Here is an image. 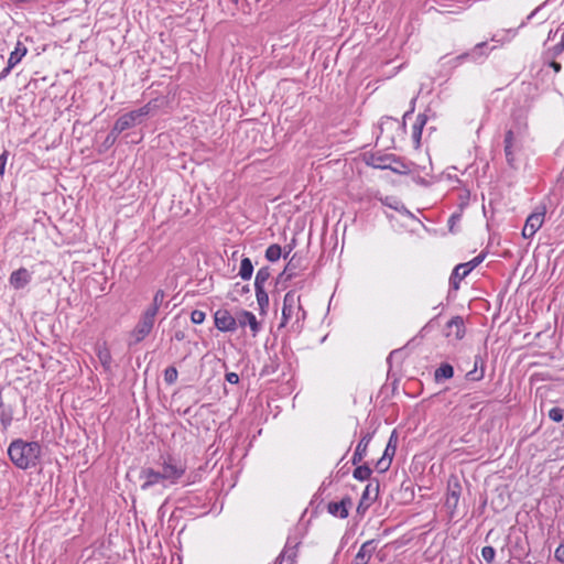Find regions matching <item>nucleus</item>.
<instances>
[{
  "mask_svg": "<svg viewBox=\"0 0 564 564\" xmlns=\"http://www.w3.org/2000/svg\"><path fill=\"white\" fill-rule=\"evenodd\" d=\"M42 445L37 441H28L21 437L10 442L7 455L14 467L21 470L35 468L41 464Z\"/></svg>",
  "mask_w": 564,
  "mask_h": 564,
  "instance_id": "1",
  "label": "nucleus"
},
{
  "mask_svg": "<svg viewBox=\"0 0 564 564\" xmlns=\"http://www.w3.org/2000/svg\"><path fill=\"white\" fill-rule=\"evenodd\" d=\"M487 251H481L478 256L470 261L457 264L449 276V289L447 300L453 296V293L459 290V284L474 269H476L486 258Z\"/></svg>",
  "mask_w": 564,
  "mask_h": 564,
  "instance_id": "2",
  "label": "nucleus"
},
{
  "mask_svg": "<svg viewBox=\"0 0 564 564\" xmlns=\"http://www.w3.org/2000/svg\"><path fill=\"white\" fill-rule=\"evenodd\" d=\"M158 465L161 467L159 470L163 475L167 485H174L183 477L186 471L185 465L174 458L172 455H160Z\"/></svg>",
  "mask_w": 564,
  "mask_h": 564,
  "instance_id": "3",
  "label": "nucleus"
},
{
  "mask_svg": "<svg viewBox=\"0 0 564 564\" xmlns=\"http://www.w3.org/2000/svg\"><path fill=\"white\" fill-rule=\"evenodd\" d=\"M495 48V46L489 47L487 41H482L477 43L473 48L466 51L454 58H452L448 64L452 67H457L463 63H482L490 54V52Z\"/></svg>",
  "mask_w": 564,
  "mask_h": 564,
  "instance_id": "4",
  "label": "nucleus"
},
{
  "mask_svg": "<svg viewBox=\"0 0 564 564\" xmlns=\"http://www.w3.org/2000/svg\"><path fill=\"white\" fill-rule=\"evenodd\" d=\"M154 323V317L142 312L138 323L129 334L127 343L129 349L142 343L151 334Z\"/></svg>",
  "mask_w": 564,
  "mask_h": 564,
  "instance_id": "5",
  "label": "nucleus"
},
{
  "mask_svg": "<svg viewBox=\"0 0 564 564\" xmlns=\"http://www.w3.org/2000/svg\"><path fill=\"white\" fill-rule=\"evenodd\" d=\"M380 482L378 478L370 479L366 486L361 498L358 502L356 512L358 516L364 517L370 506L378 499Z\"/></svg>",
  "mask_w": 564,
  "mask_h": 564,
  "instance_id": "6",
  "label": "nucleus"
},
{
  "mask_svg": "<svg viewBox=\"0 0 564 564\" xmlns=\"http://www.w3.org/2000/svg\"><path fill=\"white\" fill-rule=\"evenodd\" d=\"M214 325L221 333H234L237 330V319L226 308H219L214 313Z\"/></svg>",
  "mask_w": 564,
  "mask_h": 564,
  "instance_id": "7",
  "label": "nucleus"
},
{
  "mask_svg": "<svg viewBox=\"0 0 564 564\" xmlns=\"http://www.w3.org/2000/svg\"><path fill=\"white\" fill-rule=\"evenodd\" d=\"M545 215V207H538L536 210L530 214L525 220V225L522 229V236L524 238H531L542 227Z\"/></svg>",
  "mask_w": 564,
  "mask_h": 564,
  "instance_id": "8",
  "label": "nucleus"
},
{
  "mask_svg": "<svg viewBox=\"0 0 564 564\" xmlns=\"http://www.w3.org/2000/svg\"><path fill=\"white\" fill-rule=\"evenodd\" d=\"M140 479H144V482L141 485V490L145 491L151 487L161 484L163 487L167 486L163 475L159 469H154L153 467L143 466L140 469L139 474Z\"/></svg>",
  "mask_w": 564,
  "mask_h": 564,
  "instance_id": "9",
  "label": "nucleus"
},
{
  "mask_svg": "<svg viewBox=\"0 0 564 564\" xmlns=\"http://www.w3.org/2000/svg\"><path fill=\"white\" fill-rule=\"evenodd\" d=\"M297 302H300V296L296 295V292L294 290H291L285 293L283 299L282 316L281 322L279 324V328L285 327L286 324L292 318L293 314H295V307Z\"/></svg>",
  "mask_w": 564,
  "mask_h": 564,
  "instance_id": "10",
  "label": "nucleus"
},
{
  "mask_svg": "<svg viewBox=\"0 0 564 564\" xmlns=\"http://www.w3.org/2000/svg\"><path fill=\"white\" fill-rule=\"evenodd\" d=\"M390 160H393L391 154L381 152H365L362 154V161L366 165L379 170H389Z\"/></svg>",
  "mask_w": 564,
  "mask_h": 564,
  "instance_id": "11",
  "label": "nucleus"
},
{
  "mask_svg": "<svg viewBox=\"0 0 564 564\" xmlns=\"http://www.w3.org/2000/svg\"><path fill=\"white\" fill-rule=\"evenodd\" d=\"M352 506L350 496H344L339 501H330L327 503V511L330 516L339 519H347L349 517V509Z\"/></svg>",
  "mask_w": 564,
  "mask_h": 564,
  "instance_id": "12",
  "label": "nucleus"
},
{
  "mask_svg": "<svg viewBox=\"0 0 564 564\" xmlns=\"http://www.w3.org/2000/svg\"><path fill=\"white\" fill-rule=\"evenodd\" d=\"M460 492V482L456 476L452 475L447 480V494L445 501V506L452 511H454L457 508Z\"/></svg>",
  "mask_w": 564,
  "mask_h": 564,
  "instance_id": "13",
  "label": "nucleus"
},
{
  "mask_svg": "<svg viewBox=\"0 0 564 564\" xmlns=\"http://www.w3.org/2000/svg\"><path fill=\"white\" fill-rule=\"evenodd\" d=\"M237 327H246L249 326L252 333V336H257L261 330V323L257 319L256 315L247 310H240L237 312Z\"/></svg>",
  "mask_w": 564,
  "mask_h": 564,
  "instance_id": "14",
  "label": "nucleus"
},
{
  "mask_svg": "<svg viewBox=\"0 0 564 564\" xmlns=\"http://www.w3.org/2000/svg\"><path fill=\"white\" fill-rule=\"evenodd\" d=\"M376 431L371 432H361L360 441L358 442L356 449L354 452V455L351 457V465L360 464L364 458L367 456L368 453V446L371 442Z\"/></svg>",
  "mask_w": 564,
  "mask_h": 564,
  "instance_id": "15",
  "label": "nucleus"
},
{
  "mask_svg": "<svg viewBox=\"0 0 564 564\" xmlns=\"http://www.w3.org/2000/svg\"><path fill=\"white\" fill-rule=\"evenodd\" d=\"M26 46L22 42L18 41L14 51L11 52L9 56L7 66L0 73V79L6 78L10 74L11 69L26 55Z\"/></svg>",
  "mask_w": 564,
  "mask_h": 564,
  "instance_id": "16",
  "label": "nucleus"
},
{
  "mask_svg": "<svg viewBox=\"0 0 564 564\" xmlns=\"http://www.w3.org/2000/svg\"><path fill=\"white\" fill-rule=\"evenodd\" d=\"M466 326L462 316L452 317L445 325L444 335L449 337L454 335L455 339L460 340L465 337Z\"/></svg>",
  "mask_w": 564,
  "mask_h": 564,
  "instance_id": "17",
  "label": "nucleus"
},
{
  "mask_svg": "<svg viewBox=\"0 0 564 564\" xmlns=\"http://www.w3.org/2000/svg\"><path fill=\"white\" fill-rule=\"evenodd\" d=\"M32 281V272L26 268L21 267L14 270L9 276V284L14 290L24 289Z\"/></svg>",
  "mask_w": 564,
  "mask_h": 564,
  "instance_id": "18",
  "label": "nucleus"
},
{
  "mask_svg": "<svg viewBox=\"0 0 564 564\" xmlns=\"http://www.w3.org/2000/svg\"><path fill=\"white\" fill-rule=\"evenodd\" d=\"M301 545V541H296L292 536H289L283 551L276 557V562L282 564L284 557L288 558L289 564H295L297 557V550Z\"/></svg>",
  "mask_w": 564,
  "mask_h": 564,
  "instance_id": "19",
  "label": "nucleus"
},
{
  "mask_svg": "<svg viewBox=\"0 0 564 564\" xmlns=\"http://www.w3.org/2000/svg\"><path fill=\"white\" fill-rule=\"evenodd\" d=\"M380 200L382 205L397 210L401 215L413 217V214L401 203L397 196H382L380 192H377L373 196Z\"/></svg>",
  "mask_w": 564,
  "mask_h": 564,
  "instance_id": "20",
  "label": "nucleus"
},
{
  "mask_svg": "<svg viewBox=\"0 0 564 564\" xmlns=\"http://www.w3.org/2000/svg\"><path fill=\"white\" fill-rule=\"evenodd\" d=\"M377 549V543L375 540H369L362 543L359 551L357 552L355 558L351 564H368L372 553Z\"/></svg>",
  "mask_w": 564,
  "mask_h": 564,
  "instance_id": "21",
  "label": "nucleus"
},
{
  "mask_svg": "<svg viewBox=\"0 0 564 564\" xmlns=\"http://www.w3.org/2000/svg\"><path fill=\"white\" fill-rule=\"evenodd\" d=\"M427 119V115L425 112H421L416 116L415 122L412 126V140L414 149L416 150L421 148L422 132Z\"/></svg>",
  "mask_w": 564,
  "mask_h": 564,
  "instance_id": "22",
  "label": "nucleus"
},
{
  "mask_svg": "<svg viewBox=\"0 0 564 564\" xmlns=\"http://www.w3.org/2000/svg\"><path fill=\"white\" fill-rule=\"evenodd\" d=\"M503 144H505V155H506L507 164L511 169H517V166H516V156H514V151H513V147H514V132H513L512 129H509V130L506 131Z\"/></svg>",
  "mask_w": 564,
  "mask_h": 564,
  "instance_id": "23",
  "label": "nucleus"
},
{
  "mask_svg": "<svg viewBox=\"0 0 564 564\" xmlns=\"http://www.w3.org/2000/svg\"><path fill=\"white\" fill-rule=\"evenodd\" d=\"M142 122L143 121L141 120L140 116L137 115L135 110L123 113L115 121L117 127H119L122 132L138 124H141Z\"/></svg>",
  "mask_w": 564,
  "mask_h": 564,
  "instance_id": "24",
  "label": "nucleus"
},
{
  "mask_svg": "<svg viewBox=\"0 0 564 564\" xmlns=\"http://www.w3.org/2000/svg\"><path fill=\"white\" fill-rule=\"evenodd\" d=\"M391 156L393 160H390V171L401 175L411 173V166L415 165L413 162L406 161L404 158L395 154H391Z\"/></svg>",
  "mask_w": 564,
  "mask_h": 564,
  "instance_id": "25",
  "label": "nucleus"
},
{
  "mask_svg": "<svg viewBox=\"0 0 564 564\" xmlns=\"http://www.w3.org/2000/svg\"><path fill=\"white\" fill-rule=\"evenodd\" d=\"M406 120L408 119L402 118V120L399 121L398 119H395L393 117H389V116L382 117L381 121L379 123L380 134H382L384 126L391 124L397 129L398 135L401 138H404L406 134Z\"/></svg>",
  "mask_w": 564,
  "mask_h": 564,
  "instance_id": "26",
  "label": "nucleus"
},
{
  "mask_svg": "<svg viewBox=\"0 0 564 564\" xmlns=\"http://www.w3.org/2000/svg\"><path fill=\"white\" fill-rule=\"evenodd\" d=\"M122 133L121 129L115 123L105 140L100 143L97 151L99 154L106 153L111 147L115 145L118 137Z\"/></svg>",
  "mask_w": 564,
  "mask_h": 564,
  "instance_id": "27",
  "label": "nucleus"
},
{
  "mask_svg": "<svg viewBox=\"0 0 564 564\" xmlns=\"http://www.w3.org/2000/svg\"><path fill=\"white\" fill-rule=\"evenodd\" d=\"M454 367L448 362H442L434 372V380L436 383L449 380L454 377Z\"/></svg>",
  "mask_w": 564,
  "mask_h": 564,
  "instance_id": "28",
  "label": "nucleus"
},
{
  "mask_svg": "<svg viewBox=\"0 0 564 564\" xmlns=\"http://www.w3.org/2000/svg\"><path fill=\"white\" fill-rule=\"evenodd\" d=\"M280 365L281 361L278 354L269 355L268 361L260 371V377H270L274 375L279 370Z\"/></svg>",
  "mask_w": 564,
  "mask_h": 564,
  "instance_id": "29",
  "label": "nucleus"
},
{
  "mask_svg": "<svg viewBox=\"0 0 564 564\" xmlns=\"http://www.w3.org/2000/svg\"><path fill=\"white\" fill-rule=\"evenodd\" d=\"M164 297L165 292L161 289L158 290L153 296L152 303L143 311V313L155 318L160 307L163 304Z\"/></svg>",
  "mask_w": 564,
  "mask_h": 564,
  "instance_id": "30",
  "label": "nucleus"
},
{
  "mask_svg": "<svg viewBox=\"0 0 564 564\" xmlns=\"http://www.w3.org/2000/svg\"><path fill=\"white\" fill-rule=\"evenodd\" d=\"M355 469L352 470V477L358 480V481H366V480H369L370 479H373L371 477L373 470L372 468L370 467V465L368 463H364L361 465L357 464L355 465Z\"/></svg>",
  "mask_w": 564,
  "mask_h": 564,
  "instance_id": "31",
  "label": "nucleus"
},
{
  "mask_svg": "<svg viewBox=\"0 0 564 564\" xmlns=\"http://www.w3.org/2000/svg\"><path fill=\"white\" fill-rule=\"evenodd\" d=\"M303 262H304V258L301 254V252H295L290 258V260L288 261V263L285 264L284 268L286 269V271L289 273H292L293 278H294L296 275V270H304V269H306V265Z\"/></svg>",
  "mask_w": 564,
  "mask_h": 564,
  "instance_id": "32",
  "label": "nucleus"
},
{
  "mask_svg": "<svg viewBox=\"0 0 564 564\" xmlns=\"http://www.w3.org/2000/svg\"><path fill=\"white\" fill-rule=\"evenodd\" d=\"M254 291H256V297H257V302H258V306H259V313H260V315L265 316L268 314L269 304H270L268 292L265 291V288H258V289H254Z\"/></svg>",
  "mask_w": 564,
  "mask_h": 564,
  "instance_id": "33",
  "label": "nucleus"
},
{
  "mask_svg": "<svg viewBox=\"0 0 564 564\" xmlns=\"http://www.w3.org/2000/svg\"><path fill=\"white\" fill-rule=\"evenodd\" d=\"M253 269H254V267H253L251 259L248 257H242V259L240 261L238 275L243 281H249L253 274Z\"/></svg>",
  "mask_w": 564,
  "mask_h": 564,
  "instance_id": "34",
  "label": "nucleus"
},
{
  "mask_svg": "<svg viewBox=\"0 0 564 564\" xmlns=\"http://www.w3.org/2000/svg\"><path fill=\"white\" fill-rule=\"evenodd\" d=\"M271 276V270L269 265H264L257 271L254 278V289L264 288L265 282Z\"/></svg>",
  "mask_w": 564,
  "mask_h": 564,
  "instance_id": "35",
  "label": "nucleus"
},
{
  "mask_svg": "<svg viewBox=\"0 0 564 564\" xmlns=\"http://www.w3.org/2000/svg\"><path fill=\"white\" fill-rule=\"evenodd\" d=\"M281 257H283L282 247L279 243L270 245L264 252V258L269 262H276Z\"/></svg>",
  "mask_w": 564,
  "mask_h": 564,
  "instance_id": "36",
  "label": "nucleus"
},
{
  "mask_svg": "<svg viewBox=\"0 0 564 564\" xmlns=\"http://www.w3.org/2000/svg\"><path fill=\"white\" fill-rule=\"evenodd\" d=\"M306 316V311L302 307L301 303L297 302L296 303V307H295V322L292 323L291 325V329L295 333H300L303 328V323L301 321H303Z\"/></svg>",
  "mask_w": 564,
  "mask_h": 564,
  "instance_id": "37",
  "label": "nucleus"
},
{
  "mask_svg": "<svg viewBox=\"0 0 564 564\" xmlns=\"http://www.w3.org/2000/svg\"><path fill=\"white\" fill-rule=\"evenodd\" d=\"M465 206H466V203H460L459 212L452 214L451 217L448 218L447 225H448L449 232L455 234L457 231L455 227L462 219L463 209Z\"/></svg>",
  "mask_w": 564,
  "mask_h": 564,
  "instance_id": "38",
  "label": "nucleus"
},
{
  "mask_svg": "<svg viewBox=\"0 0 564 564\" xmlns=\"http://www.w3.org/2000/svg\"><path fill=\"white\" fill-rule=\"evenodd\" d=\"M97 356L104 369L110 370V365L112 361L110 350L107 347H104L102 349L98 350Z\"/></svg>",
  "mask_w": 564,
  "mask_h": 564,
  "instance_id": "39",
  "label": "nucleus"
},
{
  "mask_svg": "<svg viewBox=\"0 0 564 564\" xmlns=\"http://www.w3.org/2000/svg\"><path fill=\"white\" fill-rule=\"evenodd\" d=\"M178 376V371L174 366H169L164 370V381L166 384L172 386L176 382Z\"/></svg>",
  "mask_w": 564,
  "mask_h": 564,
  "instance_id": "40",
  "label": "nucleus"
},
{
  "mask_svg": "<svg viewBox=\"0 0 564 564\" xmlns=\"http://www.w3.org/2000/svg\"><path fill=\"white\" fill-rule=\"evenodd\" d=\"M549 419L554 423H561L564 420V409L554 406L547 412Z\"/></svg>",
  "mask_w": 564,
  "mask_h": 564,
  "instance_id": "41",
  "label": "nucleus"
},
{
  "mask_svg": "<svg viewBox=\"0 0 564 564\" xmlns=\"http://www.w3.org/2000/svg\"><path fill=\"white\" fill-rule=\"evenodd\" d=\"M485 371L486 370L482 367L481 369L473 368L466 373L465 378L468 381H480L485 377Z\"/></svg>",
  "mask_w": 564,
  "mask_h": 564,
  "instance_id": "42",
  "label": "nucleus"
},
{
  "mask_svg": "<svg viewBox=\"0 0 564 564\" xmlns=\"http://www.w3.org/2000/svg\"><path fill=\"white\" fill-rule=\"evenodd\" d=\"M481 556L487 563H492L496 557V550L491 545L484 546L481 550Z\"/></svg>",
  "mask_w": 564,
  "mask_h": 564,
  "instance_id": "43",
  "label": "nucleus"
},
{
  "mask_svg": "<svg viewBox=\"0 0 564 564\" xmlns=\"http://www.w3.org/2000/svg\"><path fill=\"white\" fill-rule=\"evenodd\" d=\"M391 463L392 460L382 456L380 459L376 462L375 468L378 473L383 474L390 468Z\"/></svg>",
  "mask_w": 564,
  "mask_h": 564,
  "instance_id": "44",
  "label": "nucleus"
},
{
  "mask_svg": "<svg viewBox=\"0 0 564 564\" xmlns=\"http://www.w3.org/2000/svg\"><path fill=\"white\" fill-rule=\"evenodd\" d=\"M205 318H206V314H205V312H203L200 310H194L191 313V322L193 324H196V325L203 324Z\"/></svg>",
  "mask_w": 564,
  "mask_h": 564,
  "instance_id": "45",
  "label": "nucleus"
},
{
  "mask_svg": "<svg viewBox=\"0 0 564 564\" xmlns=\"http://www.w3.org/2000/svg\"><path fill=\"white\" fill-rule=\"evenodd\" d=\"M486 357L487 351L485 350L484 355H476L474 358V368L481 369V367L486 370Z\"/></svg>",
  "mask_w": 564,
  "mask_h": 564,
  "instance_id": "46",
  "label": "nucleus"
},
{
  "mask_svg": "<svg viewBox=\"0 0 564 564\" xmlns=\"http://www.w3.org/2000/svg\"><path fill=\"white\" fill-rule=\"evenodd\" d=\"M296 247V238L293 237L291 239V241L289 243H286L283 248H282V256L284 259H288V257L290 256V253L294 250V248Z\"/></svg>",
  "mask_w": 564,
  "mask_h": 564,
  "instance_id": "47",
  "label": "nucleus"
},
{
  "mask_svg": "<svg viewBox=\"0 0 564 564\" xmlns=\"http://www.w3.org/2000/svg\"><path fill=\"white\" fill-rule=\"evenodd\" d=\"M134 110H135L137 115L140 116L142 121H144L147 119V117H149L150 115L153 113L151 108L148 106V104H145L141 108L134 109Z\"/></svg>",
  "mask_w": 564,
  "mask_h": 564,
  "instance_id": "48",
  "label": "nucleus"
},
{
  "mask_svg": "<svg viewBox=\"0 0 564 564\" xmlns=\"http://www.w3.org/2000/svg\"><path fill=\"white\" fill-rule=\"evenodd\" d=\"M292 279H293V274L289 273L286 271V269L284 268V270L276 276L275 284H279L280 282H288V281H291Z\"/></svg>",
  "mask_w": 564,
  "mask_h": 564,
  "instance_id": "49",
  "label": "nucleus"
},
{
  "mask_svg": "<svg viewBox=\"0 0 564 564\" xmlns=\"http://www.w3.org/2000/svg\"><path fill=\"white\" fill-rule=\"evenodd\" d=\"M8 156H9V152L7 150H4L0 154V176H2L4 174Z\"/></svg>",
  "mask_w": 564,
  "mask_h": 564,
  "instance_id": "50",
  "label": "nucleus"
},
{
  "mask_svg": "<svg viewBox=\"0 0 564 564\" xmlns=\"http://www.w3.org/2000/svg\"><path fill=\"white\" fill-rule=\"evenodd\" d=\"M225 379L230 384H238L240 382L239 375L236 372H226Z\"/></svg>",
  "mask_w": 564,
  "mask_h": 564,
  "instance_id": "51",
  "label": "nucleus"
},
{
  "mask_svg": "<svg viewBox=\"0 0 564 564\" xmlns=\"http://www.w3.org/2000/svg\"><path fill=\"white\" fill-rule=\"evenodd\" d=\"M348 463H346L344 466H341L335 474V478L337 480H340L343 479L344 477H346L348 474H349V467L347 466Z\"/></svg>",
  "mask_w": 564,
  "mask_h": 564,
  "instance_id": "52",
  "label": "nucleus"
},
{
  "mask_svg": "<svg viewBox=\"0 0 564 564\" xmlns=\"http://www.w3.org/2000/svg\"><path fill=\"white\" fill-rule=\"evenodd\" d=\"M398 442H399V438H398V433H397V430H393L389 440H388V447L389 448H397L398 447Z\"/></svg>",
  "mask_w": 564,
  "mask_h": 564,
  "instance_id": "53",
  "label": "nucleus"
},
{
  "mask_svg": "<svg viewBox=\"0 0 564 564\" xmlns=\"http://www.w3.org/2000/svg\"><path fill=\"white\" fill-rule=\"evenodd\" d=\"M554 557L564 564V542H562L554 552Z\"/></svg>",
  "mask_w": 564,
  "mask_h": 564,
  "instance_id": "54",
  "label": "nucleus"
},
{
  "mask_svg": "<svg viewBox=\"0 0 564 564\" xmlns=\"http://www.w3.org/2000/svg\"><path fill=\"white\" fill-rule=\"evenodd\" d=\"M551 52L553 56H558L564 52V40L562 37L561 41L551 48Z\"/></svg>",
  "mask_w": 564,
  "mask_h": 564,
  "instance_id": "55",
  "label": "nucleus"
},
{
  "mask_svg": "<svg viewBox=\"0 0 564 564\" xmlns=\"http://www.w3.org/2000/svg\"><path fill=\"white\" fill-rule=\"evenodd\" d=\"M148 106L151 108L152 112L156 111L161 105L163 104V98H153L149 102Z\"/></svg>",
  "mask_w": 564,
  "mask_h": 564,
  "instance_id": "56",
  "label": "nucleus"
},
{
  "mask_svg": "<svg viewBox=\"0 0 564 564\" xmlns=\"http://www.w3.org/2000/svg\"><path fill=\"white\" fill-rule=\"evenodd\" d=\"M234 288H235L236 292L239 293L240 295L250 293L249 284L240 285V283L238 282L234 285Z\"/></svg>",
  "mask_w": 564,
  "mask_h": 564,
  "instance_id": "57",
  "label": "nucleus"
},
{
  "mask_svg": "<svg viewBox=\"0 0 564 564\" xmlns=\"http://www.w3.org/2000/svg\"><path fill=\"white\" fill-rule=\"evenodd\" d=\"M438 316H435L433 317L432 319H430L423 327L422 329L420 330V334L422 336H424L426 333H429L431 330V328L434 326V323L436 322Z\"/></svg>",
  "mask_w": 564,
  "mask_h": 564,
  "instance_id": "58",
  "label": "nucleus"
},
{
  "mask_svg": "<svg viewBox=\"0 0 564 564\" xmlns=\"http://www.w3.org/2000/svg\"><path fill=\"white\" fill-rule=\"evenodd\" d=\"M438 316H435L433 317L432 319H430L423 327L422 329L420 330V334L422 336H424L426 333H429L431 330V328L434 326V323L436 322Z\"/></svg>",
  "mask_w": 564,
  "mask_h": 564,
  "instance_id": "59",
  "label": "nucleus"
},
{
  "mask_svg": "<svg viewBox=\"0 0 564 564\" xmlns=\"http://www.w3.org/2000/svg\"><path fill=\"white\" fill-rule=\"evenodd\" d=\"M438 316H435L433 317L432 319H430L423 327L422 329L420 330V334L422 336H424L426 333H429L431 330V328L434 326V323L436 322Z\"/></svg>",
  "mask_w": 564,
  "mask_h": 564,
  "instance_id": "60",
  "label": "nucleus"
},
{
  "mask_svg": "<svg viewBox=\"0 0 564 564\" xmlns=\"http://www.w3.org/2000/svg\"><path fill=\"white\" fill-rule=\"evenodd\" d=\"M438 316H435L433 317L432 319H430L423 327L422 329L420 330V334L422 336H424L426 333H429L431 330V328L434 326V323L436 322Z\"/></svg>",
  "mask_w": 564,
  "mask_h": 564,
  "instance_id": "61",
  "label": "nucleus"
},
{
  "mask_svg": "<svg viewBox=\"0 0 564 564\" xmlns=\"http://www.w3.org/2000/svg\"><path fill=\"white\" fill-rule=\"evenodd\" d=\"M413 182L423 187H429L431 185V182L420 175L413 176Z\"/></svg>",
  "mask_w": 564,
  "mask_h": 564,
  "instance_id": "62",
  "label": "nucleus"
},
{
  "mask_svg": "<svg viewBox=\"0 0 564 564\" xmlns=\"http://www.w3.org/2000/svg\"><path fill=\"white\" fill-rule=\"evenodd\" d=\"M185 338H186L185 332L183 329H177L174 332L171 339L176 340V341H183Z\"/></svg>",
  "mask_w": 564,
  "mask_h": 564,
  "instance_id": "63",
  "label": "nucleus"
},
{
  "mask_svg": "<svg viewBox=\"0 0 564 564\" xmlns=\"http://www.w3.org/2000/svg\"><path fill=\"white\" fill-rule=\"evenodd\" d=\"M333 484L332 475L325 478L318 488L319 492H324Z\"/></svg>",
  "mask_w": 564,
  "mask_h": 564,
  "instance_id": "64",
  "label": "nucleus"
}]
</instances>
